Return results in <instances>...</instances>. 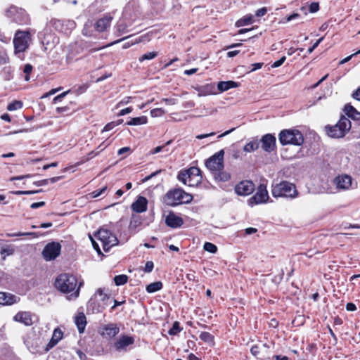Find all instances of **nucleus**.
<instances>
[{"mask_svg":"<svg viewBox=\"0 0 360 360\" xmlns=\"http://www.w3.org/2000/svg\"><path fill=\"white\" fill-rule=\"evenodd\" d=\"M345 112L346 115L356 120H358L360 119V112H359L353 106L351 105H346L345 106Z\"/></svg>","mask_w":360,"mask_h":360,"instance_id":"nucleus-29","label":"nucleus"},{"mask_svg":"<svg viewBox=\"0 0 360 360\" xmlns=\"http://www.w3.org/2000/svg\"><path fill=\"white\" fill-rule=\"evenodd\" d=\"M333 183L339 190L345 191L350 188H356L357 187V183H355L354 186H353L352 177L347 174L336 176L333 180Z\"/></svg>","mask_w":360,"mask_h":360,"instance_id":"nucleus-14","label":"nucleus"},{"mask_svg":"<svg viewBox=\"0 0 360 360\" xmlns=\"http://www.w3.org/2000/svg\"><path fill=\"white\" fill-rule=\"evenodd\" d=\"M259 143L257 140H253L248 143L244 147L243 150L246 153L254 152L258 149Z\"/></svg>","mask_w":360,"mask_h":360,"instance_id":"nucleus-36","label":"nucleus"},{"mask_svg":"<svg viewBox=\"0 0 360 360\" xmlns=\"http://www.w3.org/2000/svg\"><path fill=\"white\" fill-rule=\"evenodd\" d=\"M252 22H253V18L252 16L245 17L243 18L238 20L236 22V25L237 27H242V26H245L247 25H250Z\"/></svg>","mask_w":360,"mask_h":360,"instance_id":"nucleus-41","label":"nucleus"},{"mask_svg":"<svg viewBox=\"0 0 360 360\" xmlns=\"http://www.w3.org/2000/svg\"><path fill=\"white\" fill-rule=\"evenodd\" d=\"M238 84L233 81H222L217 84L218 90L221 92L228 91L230 89L236 88Z\"/></svg>","mask_w":360,"mask_h":360,"instance_id":"nucleus-26","label":"nucleus"},{"mask_svg":"<svg viewBox=\"0 0 360 360\" xmlns=\"http://www.w3.org/2000/svg\"><path fill=\"white\" fill-rule=\"evenodd\" d=\"M181 330V328L179 326V323L175 321L173 323L172 328L169 330V334L172 335H175L179 333Z\"/></svg>","mask_w":360,"mask_h":360,"instance_id":"nucleus-47","label":"nucleus"},{"mask_svg":"<svg viewBox=\"0 0 360 360\" xmlns=\"http://www.w3.org/2000/svg\"><path fill=\"white\" fill-rule=\"evenodd\" d=\"M70 91V90H68L65 92H63L62 94L56 96L53 100V102L54 103L58 102V101H60Z\"/></svg>","mask_w":360,"mask_h":360,"instance_id":"nucleus-55","label":"nucleus"},{"mask_svg":"<svg viewBox=\"0 0 360 360\" xmlns=\"http://www.w3.org/2000/svg\"><path fill=\"white\" fill-rule=\"evenodd\" d=\"M75 324L77 326L79 332L83 333L86 325V319L84 313H79L75 320Z\"/></svg>","mask_w":360,"mask_h":360,"instance_id":"nucleus-27","label":"nucleus"},{"mask_svg":"<svg viewBox=\"0 0 360 360\" xmlns=\"http://www.w3.org/2000/svg\"><path fill=\"white\" fill-rule=\"evenodd\" d=\"M106 190H107V186H104L103 188H102L99 190L94 191V192L91 193L92 197L97 198V197L101 195L102 194H103Z\"/></svg>","mask_w":360,"mask_h":360,"instance_id":"nucleus-53","label":"nucleus"},{"mask_svg":"<svg viewBox=\"0 0 360 360\" xmlns=\"http://www.w3.org/2000/svg\"><path fill=\"white\" fill-rule=\"evenodd\" d=\"M22 107V103L20 101H13L7 106V110L9 111H14L20 109Z\"/></svg>","mask_w":360,"mask_h":360,"instance_id":"nucleus-42","label":"nucleus"},{"mask_svg":"<svg viewBox=\"0 0 360 360\" xmlns=\"http://www.w3.org/2000/svg\"><path fill=\"white\" fill-rule=\"evenodd\" d=\"M34 233L31 232H18V233H7L6 236L8 237H16V236H29V235H34Z\"/></svg>","mask_w":360,"mask_h":360,"instance_id":"nucleus-52","label":"nucleus"},{"mask_svg":"<svg viewBox=\"0 0 360 360\" xmlns=\"http://www.w3.org/2000/svg\"><path fill=\"white\" fill-rule=\"evenodd\" d=\"M165 223L169 227L176 229L182 226L184 221L180 217L171 212L166 217Z\"/></svg>","mask_w":360,"mask_h":360,"instance_id":"nucleus-19","label":"nucleus"},{"mask_svg":"<svg viewBox=\"0 0 360 360\" xmlns=\"http://www.w3.org/2000/svg\"><path fill=\"white\" fill-rule=\"evenodd\" d=\"M153 267H154L153 262L152 261H148L146 263L144 271L146 273H150L153 271Z\"/></svg>","mask_w":360,"mask_h":360,"instance_id":"nucleus-54","label":"nucleus"},{"mask_svg":"<svg viewBox=\"0 0 360 360\" xmlns=\"http://www.w3.org/2000/svg\"><path fill=\"white\" fill-rule=\"evenodd\" d=\"M116 30L118 32V35L127 32V25L123 21H120L116 25Z\"/></svg>","mask_w":360,"mask_h":360,"instance_id":"nucleus-43","label":"nucleus"},{"mask_svg":"<svg viewBox=\"0 0 360 360\" xmlns=\"http://www.w3.org/2000/svg\"><path fill=\"white\" fill-rule=\"evenodd\" d=\"M200 339L207 343L214 342V336L208 332H202L200 335Z\"/></svg>","mask_w":360,"mask_h":360,"instance_id":"nucleus-40","label":"nucleus"},{"mask_svg":"<svg viewBox=\"0 0 360 360\" xmlns=\"http://www.w3.org/2000/svg\"><path fill=\"white\" fill-rule=\"evenodd\" d=\"M101 147H102V144H101V145L98 147V148H97V149L101 148V150H98V151H97V150H93V151L90 152L89 153H88V154H87V155H86V157H84V158L82 159V160H81L79 162H78V163L77 164V165H79L80 164H82V163H84V162H86V161H88V160H91V158H93L94 157H95V156L98 155L100 153V152H101V151H102V150L104 149V148H101Z\"/></svg>","mask_w":360,"mask_h":360,"instance_id":"nucleus-38","label":"nucleus"},{"mask_svg":"<svg viewBox=\"0 0 360 360\" xmlns=\"http://www.w3.org/2000/svg\"><path fill=\"white\" fill-rule=\"evenodd\" d=\"M197 171L198 172H196V174H195V176L191 174V176H189V182H188L189 186H195L201 183L202 176L200 175V170L198 167H197Z\"/></svg>","mask_w":360,"mask_h":360,"instance_id":"nucleus-32","label":"nucleus"},{"mask_svg":"<svg viewBox=\"0 0 360 360\" xmlns=\"http://www.w3.org/2000/svg\"><path fill=\"white\" fill-rule=\"evenodd\" d=\"M214 176L215 180H217L218 181H222V182L227 181L231 178L230 174L229 173L223 171V169L219 170V171H216L215 172H214Z\"/></svg>","mask_w":360,"mask_h":360,"instance_id":"nucleus-33","label":"nucleus"},{"mask_svg":"<svg viewBox=\"0 0 360 360\" xmlns=\"http://www.w3.org/2000/svg\"><path fill=\"white\" fill-rule=\"evenodd\" d=\"M82 283L77 285V280L73 275L68 274H62L59 275L55 281L56 288L63 293H70V297L77 298L79 294V288Z\"/></svg>","mask_w":360,"mask_h":360,"instance_id":"nucleus-1","label":"nucleus"},{"mask_svg":"<svg viewBox=\"0 0 360 360\" xmlns=\"http://www.w3.org/2000/svg\"><path fill=\"white\" fill-rule=\"evenodd\" d=\"M51 23L56 30L65 34L70 33L76 26L75 21L72 20L53 19Z\"/></svg>","mask_w":360,"mask_h":360,"instance_id":"nucleus-11","label":"nucleus"},{"mask_svg":"<svg viewBox=\"0 0 360 360\" xmlns=\"http://www.w3.org/2000/svg\"><path fill=\"white\" fill-rule=\"evenodd\" d=\"M203 248L205 250L211 253H215L217 251V246L214 244L210 242L205 243Z\"/></svg>","mask_w":360,"mask_h":360,"instance_id":"nucleus-46","label":"nucleus"},{"mask_svg":"<svg viewBox=\"0 0 360 360\" xmlns=\"http://www.w3.org/2000/svg\"><path fill=\"white\" fill-rule=\"evenodd\" d=\"M96 298H98V301L101 303H106V307H108L112 302V299L106 293L103 292V290L101 288L98 289L96 294Z\"/></svg>","mask_w":360,"mask_h":360,"instance_id":"nucleus-25","label":"nucleus"},{"mask_svg":"<svg viewBox=\"0 0 360 360\" xmlns=\"http://www.w3.org/2000/svg\"><path fill=\"white\" fill-rule=\"evenodd\" d=\"M15 248L13 245H2L0 250V254L3 260H5L7 256L13 255Z\"/></svg>","mask_w":360,"mask_h":360,"instance_id":"nucleus-31","label":"nucleus"},{"mask_svg":"<svg viewBox=\"0 0 360 360\" xmlns=\"http://www.w3.org/2000/svg\"><path fill=\"white\" fill-rule=\"evenodd\" d=\"M350 129L351 122L345 116H342L335 125L326 127L327 134L335 139L344 137Z\"/></svg>","mask_w":360,"mask_h":360,"instance_id":"nucleus-4","label":"nucleus"},{"mask_svg":"<svg viewBox=\"0 0 360 360\" xmlns=\"http://www.w3.org/2000/svg\"><path fill=\"white\" fill-rule=\"evenodd\" d=\"M197 172V167H192L187 170L181 171L178 174V179L185 185L188 186L189 176L191 174L195 176Z\"/></svg>","mask_w":360,"mask_h":360,"instance_id":"nucleus-23","label":"nucleus"},{"mask_svg":"<svg viewBox=\"0 0 360 360\" xmlns=\"http://www.w3.org/2000/svg\"><path fill=\"white\" fill-rule=\"evenodd\" d=\"M113 17L110 14H106L98 20L94 24V27L98 32H103L108 28L111 24Z\"/></svg>","mask_w":360,"mask_h":360,"instance_id":"nucleus-18","label":"nucleus"},{"mask_svg":"<svg viewBox=\"0 0 360 360\" xmlns=\"http://www.w3.org/2000/svg\"><path fill=\"white\" fill-rule=\"evenodd\" d=\"M8 63V57L6 53H0V65Z\"/></svg>","mask_w":360,"mask_h":360,"instance_id":"nucleus-56","label":"nucleus"},{"mask_svg":"<svg viewBox=\"0 0 360 360\" xmlns=\"http://www.w3.org/2000/svg\"><path fill=\"white\" fill-rule=\"evenodd\" d=\"M63 338V332L61 330L56 328L54 330L52 338L48 344V347L50 348L55 346Z\"/></svg>","mask_w":360,"mask_h":360,"instance_id":"nucleus-30","label":"nucleus"},{"mask_svg":"<svg viewBox=\"0 0 360 360\" xmlns=\"http://www.w3.org/2000/svg\"><path fill=\"white\" fill-rule=\"evenodd\" d=\"M319 9V3L313 2L309 6V11L311 13H315L318 11Z\"/></svg>","mask_w":360,"mask_h":360,"instance_id":"nucleus-58","label":"nucleus"},{"mask_svg":"<svg viewBox=\"0 0 360 360\" xmlns=\"http://www.w3.org/2000/svg\"><path fill=\"white\" fill-rule=\"evenodd\" d=\"M13 319L15 321L20 322L27 326H32L33 323L31 314L27 311H22L17 313Z\"/></svg>","mask_w":360,"mask_h":360,"instance_id":"nucleus-22","label":"nucleus"},{"mask_svg":"<svg viewBox=\"0 0 360 360\" xmlns=\"http://www.w3.org/2000/svg\"><path fill=\"white\" fill-rule=\"evenodd\" d=\"M255 184L251 181H242L235 187L236 193L239 195H248L255 190Z\"/></svg>","mask_w":360,"mask_h":360,"instance_id":"nucleus-15","label":"nucleus"},{"mask_svg":"<svg viewBox=\"0 0 360 360\" xmlns=\"http://www.w3.org/2000/svg\"><path fill=\"white\" fill-rule=\"evenodd\" d=\"M286 58L285 56H283L281 59H279L277 61H275L272 65H271V67L273 68H278L280 67L281 65H283V63L285 62Z\"/></svg>","mask_w":360,"mask_h":360,"instance_id":"nucleus-57","label":"nucleus"},{"mask_svg":"<svg viewBox=\"0 0 360 360\" xmlns=\"http://www.w3.org/2000/svg\"><path fill=\"white\" fill-rule=\"evenodd\" d=\"M250 352L252 353V355L254 356H257L259 353V347L257 346V345H254L251 347L250 349Z\"/></svg>","mask_w":360,"mask_h":360,"instance_id":"nucleus-64","label":"nucleus"},{"mask_svg":"<svg viewBox=\"0 0 360 360\" xmlns=\"http://www.w3.org/2000/svg\"><path fill=\"white\" fill-rule=\"evenodd\" d=\"M271 194L274 198H295L298 195L295 186L286 181L272 185Z\"/></svg>","mask_w":360,"mask_h":360,"instance_id":"nucleus-3","label":"nucleus"},{"mask_svg":"<svg viewBox=\"0 0 360 360\" xmlns=\"http://www.w3.org/2000/svg\"><path fill=\"white\" fill-rule=\"evenodd\" d=\"M157 56H158V53L155 51L148 52V53H146L142 55L139 58V62H143V60H152V59L155 58Z\"/></svg>","mask_w":360,"mask_h":360,"instance_id":"nucleus-44","label":"nucleus"},{"mask_svg":"<svg viewBox=\"0 0 360 360\" xmlns=\"http://www.w3.org/2000/svg\"><path fill=\"white\" fill-rule=\"evenodd\" d=\"M163 102H165L167 105H175L176 103L177 100L174 98H162V100Z\"/></svg>","mask_w":360,"mask_h":360,"instance_id":"nucleus-59","label":"nucleus"},{"mask_svg":"<svg viewBox=\"0 0 360 360\" xmlns=\"http://www.w3.org/2000/svg\"><path fill=\"white\" fill-rule=\"evenodd\" d=\"M133 108L131 107L126 108L124 109H122L118 113V115L123 116L128 113H130L132 111Z\"/></svg>","mask_w":360,"mask_h":360,"instance_id":"nucleus-61","label":"nucleus"},{"mask_svg":"<svg viewBox=\"0 0 360 360\" xmlns=\"http://www.w3.org/2000/svg\"><path fill=\"white\" fill-rule=\"evenodd\" d=\"M192 200V195L186 193L181 188H175L169 191L164 197V202L172 207L182 203H189Z\"/></svg>","mask_w":360,"mask_h":360,"instance_id":"nucleus-2","label":"nucleus"},{"mask_svg":"<svg viewBox=\"0 0 360 360\" xmlns=\"http://www.w3.org/2000/svg\"><path fill=\"white\" fill-rule=\"evenodd\" d=\"M61 246L57 242L48 243L42 251V255L46 261L56 259L60 253Z\"/></svg>","mask_w":360,"mask_h":360,"instance_id":"nucleus-12","label":"nucleus"},{"mask_svg":"<svg viewBox=\"0 0 360 360\" xmlns=\"http://www.w3.org/2000/svg\"><path fill=\"white\" fill-rule=\"evenodd\" d=\"M122 120H119L118 122H111L110 123H108L103 128V131H108L111 129H112L115 126L120 124L122 122Z\"/></svg>","mask_w":360,"mask_h":360,"instance_id":"nucleus-50","label":"nucleus"},{"mask_svg":"<svg viewBox=\"0 0 360 360\" xmlns=\"http://www.w3.org/2000/svg\"><path fill=\"white\" fill-rule=\"evenodd\" d=\"M32 68H33L32 65H30V64H26L24 66L23 72L25 74V79L26 81H29L30 80V74L32 72Z\"/></svg>","mask_w":360,"mask_h":360,"instance_id":"nucleus-49","label":"nucleus"},{"mask_svg":"<svg viewBox=\"0 0 360 360\" xmlns=\"http://www.w3.org/2000/svg\"><path fill=\"white\" fill-rule=\"evenodd\" d=\"M95 236L101 242L103 248L105 252H108L112 247L118 244L117 237L107 229H100L95 234Z\"/></svg>","mask_w":360,"mask_h":360,"instance_id":"nucleus-6","label":"nucleus"},{"mask_svg":"<svg viewBox=\"0 0 360 360\" xmlns=\"http://www.w3.org/2000/svg\"><path fill=\"white\" fill-rule=\"evenodd\" d=\"M134 342L133 336L121 335L112 343L111 347L117 352H126L132 347Z\"/></svg>","mask_w":360,"mask_h":360,"instance_id":"nucleus-7","label":"nucleus"},{"mask_svg":"<svg viewBox=\"0 0 360 360\" xmlns=\"http://www.w3.org/2000/svg\"><path fill=\"white\" fill-rule=\"evenodd\" d=\"M261 144L264 151L271 153L276 148V137L271 134H266L262 137Z\"/></svg>","mask_w":360,"mask_h":360,"instance_id":"nucleus-16","label":"nucleus"},{"mask_svg":"<svg viewBox=\"0 0 360 360\" xmlns=\"http://www.w3.org/2000/svg\"><path fill=\"white\" fill-rule=\"evenodd\" d=\"M89 305L92 307L93 313L102 312L106 308V303H101L98 301V298L94 297V300H91L89 302Z\"/></svg>","mask_w":360,"mask_h":360,"instance_id":"nucleus-28","label":"nucleus"},{"mask_svg":"<svg viewBox=\"0 0 360 360\" xmlns=\"http://www.w3.org/2000/svg\"><path fill=\"white\" fill-rule=\"evenodd\" d=\"M267 12V10L266 8H259L258 9L257 11H256V15L257 17H262L263 15H264Z\"/></svg>","mask_w":360,"mask_h":360,"instance_id":"nucleus-63","label":"nucleus"},{"mask_svg":"<svg viewBox=\"0 0 360 360\" xmlns=\"http://www.w3.org/2000/svg\"><path fill=\"white\" fill-rule=\"evenodd\" d=\"M148 200L145 197L139 196L137 200L132 203L131 209L137 213H141L147 210Z\"/></svg>","mask_w":360,"mask_h":360,"instance_id":"nucleus-20","label":"nucleus"},{"mask_svg":"<svg viewBox=\"0 0 360 360\" xmlns=\"http://www.w3.org/2000/svg\"><path fill=\"white\" fill-rule=\"evenodd\" d=\"M6 15L16 23L24 25L30 22V18L26 11L16 6H11L6 11Z\"/></svg>","mask_w":360,"mask_h":360,"instance_id":"nucleus-9","label":"nucleus"},{"mask_svg":"<svg viewBox=\"0 0 360 360\" xmlns=\"http://www.w3.org/2000/svg\"><path fill=\"white\" fill-rule=\"evenodd\" d=\"M172 142V141L169 140L165 145L157 146L152 151H150V154H156V153H158L162 152V151L167 152L168 150L166 149V147H167V146L171 144Z\"/></svg>","mask_w":360,"mask_h":360,"instance_id":"nucleus-45","label":"nucleus"},{"mask_svg":"<svg viewBox=\"0 0 360 360\" xmlns=\"http://www.w3.org/2000/svg\"><path fill=\"white\" fill-rule=\"evenodd\" d=\"M279 142L283 145L301 146L304 142L302 134L297 129L282 130L278 136Z\"/></svg>","mask_w":360,"mask_h":360,"instance_id":"nucleus-5","label":"nucleus"},{"mask_svg":"<svg viewBox=\"0 0 360 360\" xmlns=\"http://www.w3.org/2000/svg\"><path fill=\"white\" fill-rule=\"evenodd\" d=\"M165 112V110L162 108H155L150 110V115L153 117H161Z\"/></svg>","mask_w":360,"mask_h":360,"instance_id":"nucleus-48","label":"nucleus"},{"mask_svg":"<svg viewBox=\"0 0 360 360\" xmlns=\"http://www.w3.org/2000/svg\"><path fill=\"white\" fill-rule=\"evenodd\" d=\"M269 199V193L266 190V186L261 184L257 190L256 193L251 197L248 202L250 205L266 202Z\"/></svg>","mask_w":360,"mask_h":360,"instance_id":"nucleus-13","label":"nucleus"},{"mask_svg":"<svg viewBox=\"0 0 360 360\" xmlns=\"http://www.w3.org/2000/svg\"><path fill=\"white\" fill-rule=\"evenodd\" d=\"M44 205H45V202L41 201V202H37L32 203L30 205V207L32 209H37V208H39L41 207H43Z\"/></svg>","mask_w":360,"mask_h":360,"instance_id":"nucleus-62","label":"nucleus"},{"mask_svg":"<svg viewBox=\"0 0 360 360\" xmlns=\"http://www.w3.org/2000/svg\"><path fill=\"white\" fill-rule=\"evenodd\" d=\"M148 122L146 116H141L137 117L131 118L129 121L127 122V125H141L145 124Z\"/></svg>","mask_w":360,"mask_h":360,"instance_id":"nucleus-34","label":"nucleus"},{"mask_svg":"<svg viewBox=\"0 0 360 360\" xmlns=\"http://www.w3.org/2000/svg\"><path fill=\"white\" fill-rule=\"evenodd\" d=\"M162 286L163 285L161 281H156L148 285L146 290L148 293H153L160 290L162 288Z\"/></svg>","mask_w":360,"mask_h":360,"instance_id":"nucleus-35","label":"nucleus"},{"mask_svg":"<svg viewBox=\"0 0 360 360\" xmlns=\"http://www.w3.org/2000/svg\"><path fill=\"white\" fill-rule=\"evenodd\" d=\"M128 281L127 276L124 274L115 276L114 278V281L116 285H122L125 284Z\"/></svg>","mask_w":360,"mask_h":360,"instance_id":"nucleus-39","label":"nucleus"},{"mask_svg":"<svg viewBox=\"0 0 360 360\" xmlns=\"http://www.w3.org/2000/svg\"><path fill=\"white\" fill-rule=\"evenodd\" d=\"M18 298L12 294L0 292V304L11 305L18 302Z\"/></svg>","mask_w":360,"mask_h":360,"instance_id":"nucleus-24","label":"nucleus"},{"mask_svg":"<svg viewBox=\"0 0 360 360\" xmlns=\"http://www.w3.org/2000/svg\"><path fill=\"white\" fill-rule=\"evenodd\" d=\"M194 89L196 91H198V96L199 97L215 94V86L212 84H207L202 86H197L194 87Z\"/></svg>","mask_w":360,"mask_h":360,"instance_id":"nucleus-21","label":"nucleus"},{"mask_svg":"<svg viewBox=\"0 0 360 360\" xmlns=\"http://www.w3.org/2000/svg\"><path fill=\"white\" fill-rule=\"evenodd\" d=\"M224 150H220L207 160L206 167L213 173L222 170L224 169Z\"/></svg>","mask_w":360,"mask_h":360,"instance_id":"nucleus-10","label":"nucleus"},{"mask_svg":"<svg viewBox=\"0 0 360 360\" xmlns=\"http://www.w3.org/2000/svg\"><path fill=\"white\" fill-rule=\"evenodd\" d=\"M41 190H38V191H15L13 192L14 194L15 195H30V194H34V193H39L41 192Z\"/></svg>","mask_w":360,"mask_h":360,"instance_id":"nucleus-51","label":"nucleus"},{"mask_svg":"<svg viewBox=\"0 0 360 360\" xmlns=\"http://www.w3.org/2000/svg\"><path fill=\"white\" fill-rule=\"evenodd\" d=\"M62 179V176H55L50 179H43L34 182L37 186H42L51 184H54Z\"/></svg>","mask_w":360,"mask_h":360,"instance_id":"nucleus-37","label":"nucleus"},{"mask_svg":"<svg viewBox=\"0 0 360 360\" xmlns=\"http://www.w3.org/2000/svg\"><path fill=\"white\" fill-rule=\"evenodd\" d=\"M101 329V335L108 338H115L120 333V328L113 323L103 325Z\"/></svg>","mask_w":360,"mask_h":360,"instance_id":"nucleus-17","label":"nucleus"},{"mask_svg":"<svg viewBox=\"0 0 360 360\" xmlns=\"http://www.w3.org/2000/svg\"><path fill=\"white\" fill-rule=\"evenodd\" d=\"M30 41V34L28 31H17L13 39L15 53L24 52L28 48Z\"/></svg>","mask_w":360,"mask_h":360,"instance_id":"nucleus-8","label":"nucleus"},{"mask_svg":"<svg viewBox=\"0 0 360 360\" xmlns=\"http://www.w3.org/2000/svg\"><path fill=\"white\" fill-rule=\"evenodd\" d=\"M323 37H321V38H320L319 39H318V40H317V41L314 44V45L308 49L307 52H308L309 53H312V51H314V49H315L319 46V44L321 42V41L323 40Z\"/></svg>","mask_w":360,"mask_h":360,"instance_id":"nucleus-60","label":"nucleus"}]
</instances>
